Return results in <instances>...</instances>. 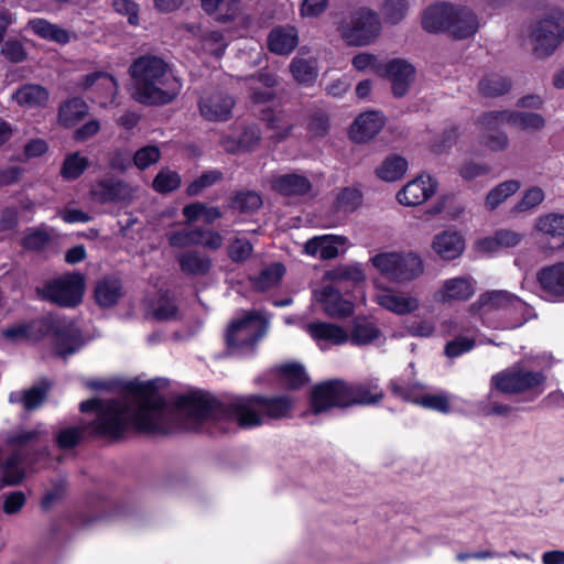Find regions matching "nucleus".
<instances>
[{"instance_id":"56","label":"nucleus","mask_w":564,"mask_h":564,"mask_svg":"<svg viewBox=\"0 0 564 564\" xmlns=\"http://www.w3.org/2000/svg\"><path fill=\"white\" fill-rule=\"evenodd\" d=\"M409 8V0H384L381 11L387 22L397 24L404 19Z\"/></svg>"},{"instance_id":"45","label":"nucleus","mask_w":564,"mask_h":564,"mask_svg":"<svg viewBox=\"0 0 564 564\" xmlns=\"http://www.w3.org/2000/svg\"><path fill=\"white\" fill-rule=\"evenodd\" d=\"M183 215L186 218L187 224H192L197 220H203L206 224H213L221 217V212L218 207L207 206L197 202L185 205L183 208Z\"/></svg>"},{"instance_id":"30","label":"nucleus","mask_w":564,"mask_h":564,"mask_svg":"<svg viewBox=\"0 0 564 564\" xmlns=\"http://www.w3.org/2000/svg\"><path fill=\"white\" fill-rule=\"evenodd\" d=\"M339 384L344 381L334 380L316 386L311 395L312 408L314 413L327 411L333 406L346 408V403L337 402L338 393L335 392Z\"/></svg>"},{"instance_id":"34","label":"nucleus","mask_w":564,"mask_h":564,"mask_svg":"<svg viewBox=\"0 0 564 564\" xmlns=\"http://www.w3.org/2000/svg\"><path fill=\"white\" fill-rule=\"evenodd\" d=\"M293 78L302 85H312L318 75L317 59L313 56H295L290 64Z\"/></svg>"},{"instance_id":"51","label":"nucleus","mask_w":564,"mask_h":564,"mask_svg":"<svg viewBox=\"0 0 564 564\" xmlns=\"http://www.w3.org/2000/svg\"><path fill=\"white\" fill-rule=\"evenodd\" d=\"M380 337V330L370 322L357 321L349 338L356 345H367Z\"/></svg>"},{"instance_id":"61","label":"nucleus","mask_w":564,"mask_h":564,"mask_svg":"<svg viewBox=\"0 0 564 564\" xmlns=\"http://www.w3.org/2000/svg\"><path fill=\"white\" fill-rule=\"evenodd\" d=\"M261 205V196L253 191L238 193L232 200L234 208L239 209L242 213H251L258 209Z\"/></svg>"},{"instance_id":"42","label":"nucleus","mask_w":564,"mask_h":564,"mask_svg":"<svg viewBox=\"0 0 564 564\" xmlns=\"http://www.w3.org/2000/svg\"><path fill=\"white\" fill-rule=\"evenodd\" d=\"M19 105L35 108L43 107L48 100L47 90L40 85H25L21 87L14 95Z\"/></svg>"},{"instance_id":"59","label":"nucleus","mask_w":564,"mask_h":564,"mask_svg":"<svg viewBox=\"0 0 564 564\" xmlns=\"http://www.w3.org/2000/svg\"><path fill=\"white\" fill-rule=\"evenodd\" d=\"M327 279L333 282L352 281L355 283L362 282L366 275L359 265H345L328 271Z\"/></svg>"},{"instance_id":"35","label":"nucleus","mask_w":564,"mask_h":564,"mask_svg":"<svg viewBox=\"0 0 564 564\" xmlns=\"http://www.w3.org/2000/svg\"><path fill=\"white\" fill-rule=\"evenodd\" d=\"M535 228L558 246L564 245V215L547 214L536 219Z\"/></svg>"},{"instance_id":"23","label":"nucleus","mask_w":564,"mask_h":564,"mask_svg":"<svg viewBox=\"0 0 564 564\" xmlns=\"http://www.w3.org/2000/svg\"><path fill=\"white\" fill-rule=\"evenodd\" d=\"M347 239L344 236L323 235L315 236L304 243V253L311 257H317L322 260L334 259L339 253V248L344 247Z\"/></svg>"},{"instance_id":"36","label":"nucleus","mask_w":564,"mask_h":564,"mask_svg":"<svg viewBox=\"0 0 564 564\" xmlns=\"http://www.w3.org/2000/svg\"><path fill=\"white\" fill-rule=\"evenodd\" d=\"M522 235L510 230L500 229L492 237H487L478 242L482 251L496 252L499 248H512L520 243Z\"/></svg>"},{"instance_id":"12","label":"nucleus","mask_w":564,"mask_h":564,"mask_svg":"<svg viewBox=\"0 0 564 564\" xmlns=\"http://www.w3.org/2000/svg\"><path fill=\"white\" fill-rule=\"evenodd\" d=\"M78 87L86 93L93 102L106 107L113 102L118 84L110 74L94 72L84 76Z\"/></svg>"},{"instance_id":"62","label":"nucleus","mask_w":564,"mask_h":564,"mask_svg":"<svg viewBox=\"0 0 564 564\" xmlns=\"http://www.w3.org/2000/svg\"><path fill=\"white\" fill-rule=\"evenodd\" d=\"M221 177L223 173L218 170L207 171L188 185L187 194L189 196L198 195L205 188L210 187L217 182H219Z\"/></svg>"},{"instance_id":"48","label":"nucleus","mask_w":564,"mask_h":564,"mask_svg":"<svg viewBox=\"0 0 564 564\" xmlns=\"http://www.w3.org/2000/svg\"><path fill=\"white\" fill-rule=\"evenodd\" d=\"M544 191L539 186H531L525 189L519 202L512 207L513 214H531L543 203Z\"/></svg>"},{"instance_id":"14","label":"nucleus","mask_w":564,"mask_h":564,"mask_svg":"<svg viewBox=\"0 0 564 564\" xmlns=\"http://www.w3.org/2000/svg\"><path fill=\"white\" fill-rule=\"evenodd\" d=\"M438 186V182L430 174L422 173L408 182L397 194V199L404 206H417L431 198Z\"/></svg>"},{"instance_id":"46","label":"nucleus","mask_w":564,"mask_h":564,"mask_svg":"<svg viewBox=\"0 0 564 564\" xmlns=\"http://www.w3.org/2000/svg\"><path fill=\"white\" fill-rule=\"evenodd\" d=\"M480 130L479 142L482 147L491 152H502L509 147V138L506 132L495 129H486L480 123V117L477 119Z\"/></svg>"},{"instance_id":"50","label":"nucleus","mask_w":564,"mask_h":564,"mask_svg":"<svg viewBox=\"0 0 564 564\" xmlns=\"http://www.w3.org/2000/svg\"><path fill=\"white\" fill-rule=\"evenodd\" d=\"M479 91L487 97H497L506 94L510 89V82L501 75H486L479 82Z\"/></svg>"},{"instance_id":"15","label":"nucleus","mask_w":564,"mask_h":564,"mask_svg":"<svg viewBox=\"0 0 564 564\" xmlns=\"http://www.w3.org/2000/svg\"><path fill=\"white\" fill-rule=\"evenodd\" d=\"M476 292V281L471 276H454L442 282L434 292L433 300L440 304L468 301Z\"/></svg>"},{"instance_id":"57","label":"nucleus","mask_w":564,"mask_h":564,"mask_svg":"<svg viewBox=\"0 0 564 564\" xmlns=\"http://www.w3.org/2000/svg\"><path fill=\"white\" fill-rule=\"evenodd\" d=\"M52 235L46 226L29 229L23 238V247L29 250H41L51 240Z\"/></svg>"},{"instance_id":"41","label":"nucleus","mask_w":564,"mask_h":564,"mask_svg":"<svg viewBox=\"0 0 564 564\" xmlns=\"http://www.w3.org/2000/svg\"><path fill=\"white\" fill-rule=\"evenodd\" d=\"M284 274L285 267L281 262H273L252 279V285L259 291H267L278 286Z\"/></svg>"},{"instance_id":"58","label":"nucleus","mask_w":564,"mask_h":564,"mask_svg":"<svg viewBox=\"0 0 564 564\" xmlns=\"http://www.w3.org/2000/svg\"><path fill=\"white\" fill-rule=\"evenodd\" d=\"M240 0H202V7L207 13H219V18H231L238 10Z\"/></svg>"},{"instance_id":"26","label":"nucleus","mask_w":564,"mask_h":564,"mask_svg":"<svg viewBox=\"0 0 564 564\" xmlns=\"http://www.w3.org/2000/svg\"><path fill=\"white\" fill-rule=\"evenodd\" d=\"M305 330L318 344L322 349H325L323 343L332 345H343L349 340V334L343 327L326 323L315 322L305 326Z\"/></svg>"},{"instance_id":"2","label":"nucleus","mask_w":564,"mask_h":564,"mask_svg":"<svg viewBox=\"0 0 564 564\" xmlns=\"http://www.w3.org/2000/svg\"><path fill=\"white\" fill-rule=\"evenodd\" d=\"M134 98L145 105H166L182 90V82L161 57L145 55L130 66Z\"/></svg>"},{"instance_id":"27","label":"nucleus","mask_w":564,"mask_h":564,"mask_svg":"<svg viewBox=\"0 0 564 564\" xmlns=\"http://www.w3.org/2000/svg\"><path fill=\"white\" fill-rule=\"evenodd\" d=\"M432 249L441 259L451 261L463 253L465 241L457 231L445 230L433 238Z\"/></svg>"},{"instance_id":"33","label":"nucleus","mask_w":564,"mask_h":564,"mask_svg":"<svg viewBox=\"0 0 564 564\" xmlns=\"http://www.w3.org/2000/svg\"><path fill=\"white\" fill-rule=\"evenodd\" d=\"M409 167V163L402 155L392 153L386 156L376 167L375 174L383 182H395L403 177Z\"/></svg>"},{"instance_id":"24","label":"nucleus","mask_w":564,"mask_h":564,"mask_svg":"<svg viewBox=\"0 0 564 564\" xmlns=\"http://www.w3.org/2000/svg\"><path fill=\"white\" fill-rule=\"evenodd\" d=\"M454 11L448 32L458 40L475 35L480 28L477 14L467 7L454 6Z\"/></svg>"},{"instance_id":"17","label":"nucleus","mask_w":564,"mask_h":564,"mask_svg":"<svg viewBox=\"0 0 564 564\" xmlns=\"http://www.w3.org/2000/svg\"><path fill=\"white\" fill-rule=\"evenodd\" d=\"M376 301L381 307L397 315H408L420 307L419 297L392 288H377Z\"/></svg>"},{"instance_id":"28","label":"nucleus","mask_w":564,"mask_h":564,"mask_svg":"<svg viewBox=\"0 0 564 564\" xmlns=\"http://www.w3.org/2000/svg\"><path fill=\"white\" fill-rule=\"evenodd\" d=\"M316 300L322 304L324 312L332 317L348 316L354 311L351 302L344 300L341 294L333 286H323L315 292Z\"/></svg>"},{"instance_id":"43","label":"nucleus","mask_w":564,"mask_h":564,"mask_svg":"<svg viewBox=\"0 0 564 564\" xmlns=\"http://www.w3.org/2000/svg\"><path fill=\"white\" fill-rule=\"evenodd\" d=\"M261 139L260 130L256 126L248 127L238 141L230 138L223 140V145L226 151L236 153L239 151H252L257 148Z\"/></svg>"},{"instance_id":"9","label":"nucleus","mask_w":564,"mask_h":564,"mask_svg":"<svg viewBox=\"0 0 564 564\" xmlns=\"http://www.w3.org/2000/svg\"><path fill=\"white\" fill-rule=\"evenodd\" d=\"M382 30L380 15L370 9H360L341 24L340 35L350 46H367L373 43Z\"/></svg>"},{"instance_id":"16","label":"nucleus","mask_w":564,"mask_h":564,"mask_svg":"<svg viewBox=\"0 0 564 564\" xmlns=\"http://www.w3.org/2000/svg\"><path fill=\"white\" fill-rule=\"evenodd\" d=\"M335 392L338 393L337 402L346 403V406L354 404L371 405L383 398V391L376 381H368L349 386L346 382L339 384Z\"/></svg>"},{"instance_id":"37","label":"nucleus","mask_w":564,"mask_h":564,"mask_svg":"<svg viewBox=\"0 0 564 564\" xmlns=\"http://www.w3.org/2000/svg\"><path fill=\"white\" fill-rule=\"evenodd\" d=\"M47 388L44 386H34L26 390L13 391L9 394V402L21 404L25 410L37 409L46 397Z\"/></svg>"},{"instance_id":"5","label":"nucleus","mask_w":564,"mask_h":564,"mask_svg":"<svg viewBox=\"0 0 564 564\" xmlns=\"http://www.w3.org/2000/svg\"><path fill=\"white\" fill-rule=\"evenodd\" d=\"M369 262L387 280L404 284L424 273V261L415 251H382L373 254Z\"/></svg>"},{"instance_id":"4","label":"nucleus","mask_w":564,"mask_h":564,"mask_svg":"<svg viewBox=\"0 0 564 564\" xmlns=\"http://www.w3.org/2000/svg\"><path fill=\"white\" fill-rule=\"evenodd\" d=\"M530 310L524 301L507 291L482 293L469 307L473 315L479 316L485 322L491 315L506 319L507 328L521 326L528 319Z\"/></svg>"},{"instance_id":"39","label":"nucleus","mask_w":564,"mask_h":564,"mask_svg":"<svg viewBox=\"0 0 564 564\" xmlns=\"http://www.w3.org/2000/svg\"><path fill=\"white\" fill-rule=\"evenodd\" d=\"M29 28L41 37L54 41L59 44H66L72 39L70 32L55 24H52L44 19H33L29 21Z\"/></svg>"},{"instance_id":"60","label":"nucleus","mask_w":564,"mask_h":564,"mask_svg":"<svg viewBox=\"0 0 564 564\" xmlns=\"http://www.w3.org/2000/svg\"><path fill=\"white\" fill-rule=\"evenodd\" d=\"M85 427L68 426L59 430L56 434V445L59 449H72L78 445Z\"/></svg>"},{"instance_id":"29","label":"nucleus","mask_w":564,"mask_h":564,"mask_svg":"<svg viewBox=\"0 0 564 564\" xmlns=\"http://www.w3.org/2000/svg\"><path fill=\"white\" fill-rule=\"evenodd\" d=\"M272 188L283 196H305L311 194L313 185L303 174L286 173L273 177Z\"/></svg>"},{"instance_id":"38","label":"nucleus","mask_w":564,"mask_h":564,"mask_svg":"<svg viewBox=\"0 0 564 564\" xmlns=\"http://www.w3.org/2000/svg\"><path fill=\"white\" fill-rule=\"evenodd\" d=\"M177 261L184 273L193 275L206 274L212 267L210 259L198 251L182 252Z\"/></svg>"},{"instance_id":"63","label":"nucleus","mask_w":564,"mask_h":564,"mask_svg":"<svg viewBox=\"0 0 564 564\" xmlns=\"http://www.w3.org/2000/svg\"><path fill=\"white\" fill-rule=\"evenodd\" d=\"M161 158L160 149L155 145H147L139 149L132 156L133 164L139 170H145L147 167L155 164Z\"/></svg>"},{"instance_id":"8","label":"nucleus","mask_w":564,"mask_h":564,"mask_svg":"<svg viewBox=\"0 0 564 564\" xmlns=\"http://www.w3.org/2000/svg\"><path fill=\"white\" fill-rule=\"evenodd\" d=\"M268 325L264 317L256 312L243 313L242 317L234 319L226 332L227 347L237 354H246L264 336Z\"/></svg>"},{"instance_id":"53","label":"nucleus","mask_w":564,"mask_h":564,"mask_svg":"<svg viewBox=\"0 0 564 564\" xmlns=\"http://www.w3.org/2000/svg\"><path fill=\"white\" fill-rule=\"evenodd\" d=\"M282 382L291 389H297L308 381L304 368L300 365H284L280 367Z\"/></svg>"},{"instance_id":"47","label":"nucleus","mask_w":564,"mask_h":564,"mask_svg":"<svg viewBox=\"0 0 564 564\" xmlns=\"http://www.w3.org/2000/svg\"><path fill=\"white\" fill-rule=\"evenodd\" d=\"M88 111V106L80 98H72L59 108V121L65 127H72L82 120Z\"/></svg>"},{"instance_id":"32","label":"nucleus","mask_w":564,"mask_h":564,"mask_svg":"<svg viewBox=\"0 0 564 564\" xmlns=\"http://www.w3.org/2000/svg\"><path fill=\"white\" fill-rule=\"evenodd\" d=\"M251 100L254 104H265L274 98L272 88L278 84L276 76L269 72H261L248 79Z\"/></svg>"},{"instance_id":"64","label":"nucleus","mask_w":564,"mask_h":564,"mask_svg":"<svg viewBox=\"0 0 564 564\" xmlns=\"http://www.w3.org/2000/svg\"><path fill=\"white\" fill-rule=\"evenodd\" d=\"M252 245L245 237H236L228 246V257L234 262H243L252 253Z\"/></svg>"},{"instance_id":"19","label":"nucleus","mask_w":564,"mask_h":564,"mask_svg":"<svg viewBox=\"0 0 564 564\" xmlns=\"http://www.w3.org/2000/svg\"><path fill=\"white\" fill-rule=\"evenodd\" d=\"M393 392L398 393L405 400L419 404L425 409L434 410L441 413H448L451 411L452 395L441 393H421L415 388H405L397 382L391 383Z\"/></svg>"},{"instance_id":"54","label":"nucleus","mask_w":564,"mask_h":564,"mask_svg":"<svg viewBox=\"0 0 564 564\" xmlns=\"http://www.w3.org/2000/svg\"><path fill=\"white\" fill-rule=\"evenodd\" d=\"M181 185V176L177 172L170 169H162L153 180V189L158 193L165 194L175 191Z\"/></svg>"},{"instance_id":"44","label":"nucleus","mask_w":564,"mask_h":564,"mask_svg":"<svg viewBox=\"0 0 564 564\" xmlns=\"http://www.w3.org/2000/svg\"><path fill=\"white\" fill-rule=\"evenodd\" d=\"M521 187L517 180L505 181L495 186L486 196L485 206L488 210H494L509 197L516 194Z\"/></svg>"},{"instance_id":"6","label":"nucleus","mask_w":564,"mask_h":564,"mask_svg":"<svg viewBox=\"0 0 564 564\" xmlns=\"http://www.w3.org/2000/svg\"><path fill=\"white\" fill-rule=\"evenodd\" d=\"M532 54L544 59L558 48L564 41L563 11L553 8L536 20L529 33Z\"/></svg>"},{"instance_id":"25","label":"nucleus","mask_w":564,"mask_h":564,"mask_svg":"<svg viewBox=\"0 0 564 564\" xmlns=\"http://www.w3.org/2000/svg\"><path fill=\"white\" fill-rule=\"evenodd\" d=\"M455 13L454 4L437 2L427 7L421 19L422 28L429 33L448 31L451 18Z\"/></svg>"},{"instance_id":"31","label":"nucleus","mask_w":564,"mask_h":564,"mask_svg":"<svg viewBox=\"0 0 564 564\" xmlns=\"http://www.w3.org/2000/svg\"><path fill=\"white\" fill-rule=\"evenodd\" d=\"M299 43L297 31L294 26H276L268 36V47L279 55L290 54Z\"/></svg>"},{"instance_id":"1","label":"nucleus","mask_w":564,"mask_h":564,"mask_svg":"<svg viewBox=\"0 0 564 564\" xmlns=\"http://www.w3.org/2000/svg\"><path fill=\"white\" fill-rule=\"evenodd\" d=\"M293 405L289 395H238L219 402L208 394L192 393L178 397L172 406L154 382H129L120 398L86 400L79 409L95 412L89 425L93 433L118 438L129 429L166 432L175 419L186 429H197L205 422H232L241 429H253L289 416Z\"/></svg>"},{"instance_id":"49","label":"nucleus","mask_w":564,"mask_h":564,"mask_svg":"<svg viewBox=\"0 0 564 564\" xmlns=\"http://www.w3.org/2000/svg\"><path fill=\"white\" fill-rule=\"evenodd\" d=\"M89 161L79 152L66 154L62 167L61 175L66 181L77 180L88 167Z\"/></svg>"},{"instance_id":"3","label":"nucleus","mask_w":564,"mask_h":564,"mask_svg":"<svg viewBox=\"0 0 564 564\" xmlns=\"http://www.w3.org/2000/svg\"><path fill=\"white\" fill-rule=\"evenodd\" d=\"M47 437L46 431L40 424L30 430H18L4 438L0 445V469L6 485H15L24 477L23 460L28 449Z\"/></svg>"},{"instance_id":"10","label":"nucleus","mask_w":564,"mask_h":564,"mask_svg":"<svg viewBox=\"0 0 564 564\" xmlns=\"http://www.w3.org/2000/svg\"><path fill=\"white\" fill-rule=\"evenodd\" d=\"M85 282L79 273H68L52 280L42 289V297L61 306L73 307L83 299Z\"/></svg>"},{"instance_id":"18","label":"nucleus","mask_w":564,"mask_h":564,"mask_svg":"<svg viewBox=\"0 0 564 564\" xmlns=\"http://www.w3.org/2000/svg\"><path fill=\"white\" fill-rule=\"evenodd\" d=\"M234 106V98L221 90L207 93L198 101L202 117L209 121L228 120Z\"/></svg>"},{"instance_id":"52","label":"nucleus","mask_w":564,"mask_h":564,"mask_svg":"<svg viewBox=\"0 0 564 564\" xmlns=\"http://www.w3.org/2000/svg\"><path fill=\"white\" fill-rule=\"evenodd\" d=\"M387 62L381 61L378 56L362 52L352 58V66L358 72L373 73L378 76L382 75Z\"/></svg>"},{"instance_id":"11","label":"nucleus","mask_w":564,"mask_h":564,"mask_svg":"<svg viewBox=\"0 0 564 564\" xmlns=\"http://www.w3.org/2000/svg\"><path fill=\"white\" fill-rule=\"evenodd\" d=\"M480 123L486 129L510 124L521 130L534 131L544 126L541 115L514 110L488 111L480 116Z\"/></svg>"},{"instance_id":"20","label":"nucleus","mask_w":564,"mask_h":564,"mask_svg":"<svg viewBox=\"0 0 564 564\" xmlns=\"http://www.w3.org/2000/svg\"><path fill=\"white\" fill-rule=\"evenodd\" d=\"M381 76L387 77L391 82L393 95L402 97L414 80L415 69L409 62L394 58L386 63Z\"/></svg>"},{"instance_id":"55","label":"nucleus","mask_w":564,"mask_h":564,"mask_svg":"<svg viewBox=\"0 0 564 564\" xmlns=\"http://www.w3.org/2000/svg\"><path fill=\"white\" fill-rule=\"evenodd\" d=\"M78 348V332L69 326L65 332L58 330L56 334V349L62 357L74 354Z\"/></svg>"},{"instance_id":"22","label":"nucleus","mask_w":564,"mask_h":564,"mask_svg":"<svg viewBox=\"0 0 564 564\" xmlns=\"http://www.w3.org/2000/svg\"><path fill=\"white\" fill-rule=\"evenodd\" d=\"M386 123L379 111H367L359 115L350 127V138L357 143H366L375 138Z\"/></svg>"},{"instance_id":"13","label":"nucleus","mask_w":564,"mask_h":564,"mask_svg":"<svg viewBox=\"0 0 564 564\" xmlns=\"http://www.w3.org/2000/svg\"><path fill=\"white\" fill-rule=\"evenodd\" d=\"M137 187L128 182L113 177L99 180L90 189L91 199L100 203L131 202L137 194Z\"/></svg>"},{"instance_id":"21","label":"nucleus","mask_w":564,"mask_h":564,"mask_svg":"<svg viewBox=\"0 0 564 564\" xmlns=\"http://www.w3.org/2000/svg\"><path fill=\"white\" fill-rule=\"evenodd\" d=\"M536 280L549 300H562L564 297V261L540 269Z\"/></svg>"},{"instance_id":"7","label":"nucleus","mask_w":564,"mask_h":564,"mask_svg":"<svg viewBox=\"0 0 564 564\" xmlns=\"http://www.w3.org/2000/svg\"><path fill=\"white\" fill-rule=\"evenodd\" d=\"M545 376L541 371H532L521 364H516L491 377L494 389L507 394L530 393L531 400L543 392Z\"/></svg>"},{"instance_id":"40","label":"nucleus","mask_w":564,"mask_h":564,"mask_svg":"<svg viewBox=\"0 0 564 564\" xmlns=\"http://www.w3.org/2000/svg\"><path fill=\"white\" fill-rule=\"evenodd\" d=\"M121 284L118 279L106 278L95 289L96 302L104 307L111 306L121 297Z\"/></svg>"}]
</instances>
